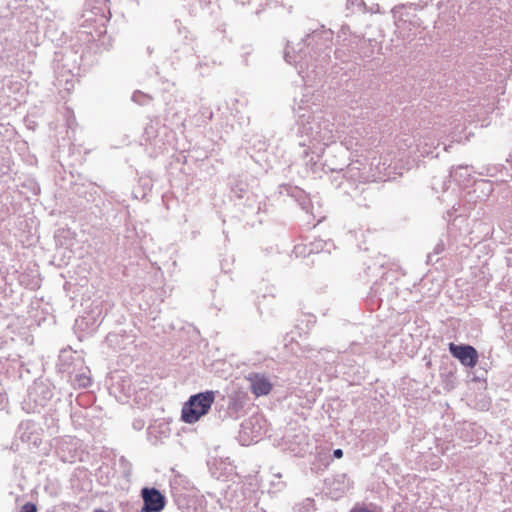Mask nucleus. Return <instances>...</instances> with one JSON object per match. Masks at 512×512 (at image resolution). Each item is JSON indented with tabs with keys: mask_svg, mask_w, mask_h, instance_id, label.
Wrapping results in <instances>:
<instances>
[{
	"mask_svg": "<svg viewBox=\"0 0 512 512\" xmlns=\"http://www.w3.org/2000/svg\"><path fill=\"white\" fill-rule=\"evenodd\" d=\"M322 29V39H328L330 36H332L333 32L331 30H326L324 25L321 26Z\"/></svg>",
	"mask_w": 512,
	"mask_h": 512,
	"instance_id": "14",
	"label": "nucleus"
},
{
	"mask_svg": "<svg viewBox=\"0 0 512 512\" xmlns=\"http://www.w3.org/2000/svg\"><path fill=\"white\" fill-rule=\"evenodd\" d=\"M479 184L485 186L487 188L488 193L492 192L493 188L492 183L490 181L482 180L479 182Z\"/></svg>",
	"mask_w": 512,
	"mask_h": 512,
	"instance_id": "15",
	"label": "nucleus"
},
{
	"mask_svg": "<svg viewBox=\"0 0 512 512\" xmlns=\"http://www.w3.org/2000/svg\"><path fill=\"white\" fill-rule=\"evenodd\" d=\"M449 352L466 367L473 368L478 362V351L471 345L450 343Z\"/></svg>",
	"mask_w": 512,
	"mask_h": 512,
	"instance_id": "4",
	"label": "nucleus"
},
{
	"mask_svg": "<svg viewBox=\"0 0 512 512\" xmlns=\"http://www.w3.org/2000/svg\"><path fill=\"white\" fill-rule=\"evenodd\" d=\"M349 512H372L370 509L364 506H355Z\"/></svg>",
	"mask_w": 512,
	"mask_h": 512,
	"instance_id": "13",
	"label": "nucleus"
},
{
	"mask_svg": "<svg viewBox=\"0 0 512 512\" xmlns=\"http://www.w3.org/2000/svg\"><path fill=\"white\" fill-rule=\"evenodd\" d=\"M473 170L472 166L468 165H459L457 167H452L449 172V177L453 178L458 182L469 181L470 172Z\"/></svg>",
	"mask_w": 512,
	"mask_h": 512,
	"instance_id": "7",
	"label": "nucleus"
},
{
	"mask_svg": "<svg viewBox=\"0 0 512 512\" xmlns=\"http://www.w3.org/2000/svg\"><path fill=\"white\" fill-rule=\"evenodd\" d=\"M332 248H336L334 243L331 241V240H328V241H324L323 245H322V252H327V253H331V249Z\"/></svg>",
	"mask_w": 512,
	"mask_h": 512,
	"instance_id": "11",
	"label": "nucleus"
},
{
	"mask_svg": "<svg viewBox=\"0 0 512 512\" xmlns=\"http://www.w3.org/2000/svg\"><path fill=\"white\" fill-rule=\"evenodd\" d=\"M19 512H37V507L31 502H27L21 507Z\"/></svg>",
	"mask_w": 512,
	"mask_h": 512,
	"instance_id": "10",
	"label": "nucleus"
},
{
	"mask_svg": "<svg viewBox=\"0 0 512 512\" xmlns=\"http://www.w3.org/2000/svg\"><path fill=\"white\" fill-rule=\"evenodd\" d=\"M421 153H422V155H424V154L425 155H429V154L432 153V151H430V150H423Z\"/></svg>",
	"mask_w": 512,
	"mask_h": 512,
	"instance_id": "19",
	"label": "nucleus"
},
{
	"mask_svg": "<svg viewBox=\"0 0 512 512\" xmlns=\"http://www.w3.org/2000/svg\"><path fill=\"white\" fill-rule=\"evenodd\" d=\"M347 5L349 7H356L360 9L364 5L363 0H347Z\"/></svg>",
	"mask_w": 512,
	"mask_h": 512,
	"instance_id": "12",
	"label": "nucleus"
},
{
	"mask_svg": "<svg viewBox=\"0 0 512 512\" xmlns=\"http://www.w3.org/2000/svg\"><path fill=\"white\" fill-rule=\"evenodd\" d=\"M379 266H380L381 268H383V267L385 266V262H384V261H379Z\"/></svg>",
	"mask_w": 512,
	"mask_h": 512,
	"instance_id": "21",
	"label": "nucleus"
},
{
	"mask_svg": "<svg viewBox=\"0 0 512 512\" xmlns=\"http://www.w3.org/2000/svg\"><path fill=\"white\" fill-rule=\"evenodd\" d=\"M321 462H322V465H328L329 464L328 461L325 462V458L323 456H322Z\"/></svg>",
	"mask_w": 512,
	"mask_h": 512,
	"instance_id": "20",
	"label": "nucleus"
},
{
	"mask_svg": "<svg viewBox=\"0 0 512 512\" xmlns=\"http://www.w3.org/2000/svg\"><path fill=\"white\" fill-rule=\"evenodd\" d=\"M349 488V482L345 474H337L333 477H326L322 487V493L332 500H338L344 496Z\"/></svg>",
	"mask_w": 512,
	"mask_h": 512,
	"instance_id": "3",
	"label": "nucleus"
},
{
	"mask_svg": "<svg viewBox=\"0 0 512 512\" xmlns=\"http://www.w3.org/2000/svg\"><path fill=\"white\" fill-rule=\"evenodd\" d=\"M498 171H499L498 166H489V167L485 168V171H481L479 174L494 177V176H496Z\"/></svg>",
	"mask_w": 512,
	"mask_h": 512,
	"instance_id": "9",
	"label": "nucleus"
},
{
	"mask_svg": "<svg viewBox=\"0 0 512 512\" xmlns=\"http://www.w3.org/2000/svg\"><path fill=\"white\" fill-rule=\"evenodd\" d=\"M423 6L416 3L400 4L395 6L391 12L394 23L398 29L412 30L421 26V19L417 16L416 11Z\"/></svg>",
	"mask_w": 512,
	"mask_h": 512,
	"instance_id": "2",
	"label": "nucleus"
},
{
	"mask_svg": "<svg viewBox=\"0 0 512 512\" xmlns=\"http://www.w3.org/2000/svg\"><path fill=\"white\" fill-rule=\"evenodd\" d=\"M215 400L213 391H206L193 395L184 403L181 411V419L188 424H194L206 415Z\"/></svg>",
	"mask_w": 512,
	"mask_h": 512,
	"instance_id": "1",
	"label": "nucleus"
},
{
	"mask_svg": "<svg viewBox=\"0 0 512 512\" xmlns=\"http://www.w3.org/2000/svg\"><path fill=\"white\" fill-rule=\"evenodd\" d=\"M334 53H335L336 58H341V56H340L341 51L339 49H336Z\"/></svg>",
	"mask_w": 512,
	"mask_h": 512,
	"instance_id": "18",
	"label": "nucleus"
},
{
	"mask_svg": "<svg viewBox=\"0 0 512 512\" xmlns=\"http://www.w3.org/2000/svg\"><path fill=\"white\" fill-rule=\"evenodd\" d=\"M343 457V450L340 448H337L333 451V458L340 459Z\"/></svg>",
	"mask_w": 512,
	"mask_h": 512,
	"instance_id": "16",
	"label": "nucleus"
},
{
	"mask_svg": "<svg viewBox=\"0 0 512 512\" xmlns=\"http://www.w3.org/2000/svg\"><path fill=\"white\" fill-rule=\"evenodd\" d=\"M371 295H374V296L377 295V284L376 283L371 287Z\"/></svg>",
	"mask_w": 512,
	"mask_h": 512,
	"instance_id": "17",
	"label": "nucleus"
},
{
	"mask_svg": "<svg viewBox=\"0 0 512 512\" xmlns=\"http://www.w3.org/2000/svg\"><path fill=\"white\" fill-rule=\"evenodd\" d=\"M94 512H105V511H103V510H96V511H94Z\"/></svg>",
	"mask_w": 512,
	"mask_h": 512,
	"instance_id": "24",
	"label": "nucleus"
},
{
	"mask_svg": "<svg viewBox=\"0 0 512 512\" xmlns=\"http://www.w3.org/2000/svg\"><path fill=\"white\" fill-rule=\"evenodd\" d=\"M447 186H446V182L443 183V189H446Z\"/></svg>",
	"mask_w": 512,
	"mask_h": 512,
	"instance_id": "23",
	"label": "nucleus"
},
{
	"mask_svg": "<svg viewBox=\"0 0 512 512\" xmlns=\"http://www.w3.org/2000/svg\"><path fill=\"white\" fill-rule=\"evenodd\" d=\"M444 248H445L444 242L442 240H440L434 246L433 251L428 254L427 263L430 264V263L437 262L439 260V258L437 256L440 255L444 251Z\"/></svg>",
	"mask_w": 512,
	"mask_h": 512,
	"instance_id": "8",
	"label": "nucleus"
},
{
	"mask_svg": "<svg viewBox=\"0 0 512 512\" xmlns=\"http://www.w3.org/2000/svg\"><path fill=\"white\" fill-rule=\"evenodd\" d=\"M447 214H448V216H452V211H451V210H448V211H447Z\"/></svg>",
	"mask_w": 512,
	"mask_h": 512,
	"instance_id": "22",
	"label": "nucleus"
},
{
	"mask_svg": "<svg viewBox=\"0 0 512 512\" xmlns=\"http://www.w3.org/2000/svg\"><path fill=\"white\" fill-rule=\"evenodd\" d=\"M246 379L249 381L251 391L256 397L268 395L272 390L273 385L264 374L250 373Z\"/></svg>",
	"mask_w": 512,
	"mask_h": 512,
	"instance_id": "6",
	"label": "nucleus"
},
{
	"mask_svg": "<svg viewBox=\"0 0 512 512\" xmlns=\"http://www.w3.org/2000/svg\"><path fill=\"white\" fill-rule=\"evenodd\" d=\"M141 496L144 502L141 512H161L164 509L165 497L156 488H143Z\"/></svg>",
	"mask_w": 512,
	"mask_h": 512,
	"instance_id": "5",
	"label": "nucleus"
}]
</instances>
